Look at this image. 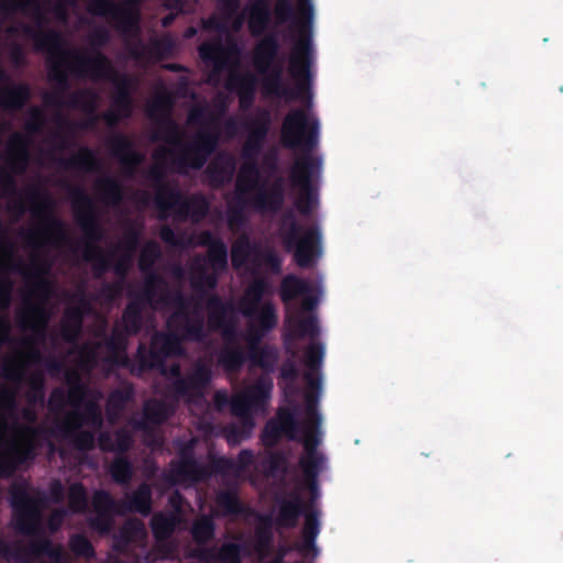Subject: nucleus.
<instances>
[{"instance_id": "57", "label": "nucleus", "mask_w": 563, "mask_h": 563, "mask_svg": "<svg viewBox=\"0 0 563 563\" xmlns=\"http://www.w3.org/2000/svg\"><path fill=\"white\" fill-rule=\"evenodd\" d=\"M282 378L284 380V384L286 385L285 388L289 389L290 385L295 383L297 378V367L294 360H289L285 362L282 366Z\"/></svg>"}, {"instance_id": "43", "label": "nucleus", "mask_w": 563, "mask_h": 563, "mask_svg": "<svg viewBox=\"0 0 563 563\" xmlns=\"http://www.w3.org/2000/svg\"><path fill=\"white\" fill-rule=\"evenodd\" d=\"M141 239V230L136 227H129L121 241L112 244L111 251L117 255L119 252L135 255Z\"/></svg>"}, {"instance_id": "51", "label": "nucleus", "mask_w": 563, "mask_h": 563, "mask_svg": "<svg viewBox=\"0 0 563 563\" xmlns=\"http://www.w3.org/2000/svg\"><path fill=\"white\" fill-rule=\"evenodd\" d=\"M218 507L228 514H234L240 511V504L238 496L234 490H220L217 495Z\"/></svg>"}, {"instance_id": "31", "label": "nucleus", "mask_w": 563, "mask_h": 563, "mask_svg": "<svg viewBox=\"0 0 563 563\" xmlns=\"http://www.w3.org/2000/svg\"><path fill=\"white\" fill-rule=\"evenodd\" d=\"M95 189L99 201L107 207L117 208L124 199L122 184L112 176H99L95 180Z\"/></svg>"}, {"instance_id": "59", "label": "nucleus", "mask_w": 563, "mask_h": 563, "mask_svg": "<svg viewBox=\"0 0 563 563\" xmlns=\"http://www.w3.org/2000/svg\"><path fill=\"white\" fill-rule=\"evenodd\" d=\"M15 173L13 170L2 169L0 172V183L5 192L14 194L16 189Z\"/></svg>"}, {"instance_id": "4", "label": "nucleus", "mask_w": 563, "mask_h": 563, "mask_svg": "<svg viewBox=\"0 0 563 563\" xmlns=\"http://www.w3.org/2000/svg\"><path fill=\"white\" fill-rule=\"evenodd\" d=\"M253 257L249 244V429L252 427L251 413L265 410L273 388L271 373L277 362V350L273 346L257 347L255 341L277 323L268 274H278L282 266L276 252L265 251L258 257V266L264 274L255 276L251 273Z\"/></svg>"}, {"instance_id": "34", "label": "nucleus", "mask_w": 563, "mask_h": 563, "mask_svg": "<svg viewBox=\"0 0 563 563\" xmlns=\"http://www.w3.org/2000/svg\"><path fill=\"white\" fill-rule=\"evenodd\" d=\"M91 504L100 520L91 528H110V518L115 514L122 515L120 500H114L103 490L95 493Z\"/></svg>"}, {"instance_id": "24", "label": "nucleus", "mask_w": 563, "mask_h": 563, "mask_svg": "<svg viewBox=\"0 0 563 563\" xmlns=\"http://www.w3.org/2000/svg\"><path fill=\"white\" fill-rule=\"evenodd\" d=\"M107 145L113 157L124 168V175L133 178L139 165L144 161V156L132 148V142L123 134H114L107 140Z\"/></svg>"}, {"instance_id": "42", "label": "nucleus", "mask_w": 563, "mask_h": 563, "mask_svg": "<svg viewBox=\"0 0 563 563\" xmlns=\"http://www.w3.org/2000/svg\"><path fill=\"white\" fill-rule=\"evenodd\" d=\"M251 531L249 530V558L251 556ZM256 532L255 551L258 560L271 558L275 551L274 530H254Z\"/></svg>"}, {"instance_id": "37", "label": "nucleus", "mask_w": 563, "mask_h": 563, "mask_svg": "<svg viewBox=\"0 0 563 563\" xmlns=\"http://www.w3.org/2000/svg\"><path fill=\"white\" fill-rule=\"evenodd\" d=\"M31 91L27 85L4 86L0 88V107L7 110H21L30 100Z\"/></svg>"}, {"instance_id": "33", "label": "nucleus", "mask_w": 563, "mask_h": 563, "mask_svg": "<svg viewBox=\"0 0 563 563\" xmlns=\"http://www.w3.org/2000/svg\"><path fill=\"white\" fill-rule=\"evenodd\" d=\"M30 163L29 140L20 133H14L9 141V164L13 173L22 175Z\"/></svg>"}, {"instance_id": "22", "label": "nucleus", "mask_w": 563, "mask_h": 563, "mask_svg": "<svg viewBox=\"0 0 563 563\" xmlns=\"http://www.w3.org/2000/svg\"><path fill=\"white\" fill-rule=\"evenodd\" d=\"M229 462L224 459L203 464L184 451L180 460L172 462L168 479L172 484L195 483L207 479L212 473L222 472Z\"/></svg>"}, {"instance_id": "48", "label": "nucleus", "mask_w": 563, "mask_h": 563, "mask_svg": "<svg viewBox=\"0 0 563 563\" xmlns=\"http://www.w3.org/2000/svg\"><path fill=\"white\" fill-rule=\"evenodd\" d=\"M18 384H15V387L0 386V410L14 415L18 408Z\"/></svg>"}, {"instance_id": "23", "label": "nucleus", "mask_w": 563, "mask_h": 563, "mask_svg": "<svg viewBox=\"0 0 563 563\" xmlns=\"http://www.w3.org/2000/svg\"><path fill=\"white\" fill-rule=\"evenodd\" d=\"M45 356L41 347L15 349L12 355L3 358L2 377L14 384H22L30 366L42 364Z\"/></svg>"}, {"instance_id": "3", "label": "nucleus", "mask_w": 563, "mask_h": 563, "mask_svg": "<svg viewBox=\"0 0 563 563\" xmlns=\"http://www.w3.org/2000/svg\"><path fill=\"white\" fill-rule=\"evenodd\" d=\"M225 109V99L221 95L214 98V109L208 104L194 106L189 110L187 123L199 129L186 142L184 130L169 115L158 122L154 139L166 144L155 148L154 163L146 169L145 176L155 190L153 201L161 221L167 220L173 212L179 221L190 219L196 223L208 213L209 205L203 196H185L177 184L166 178L169 172L187 174L189 169L205 166L221 139V118Z\"/></svg>"}, {"instance_id": "1", "label": "nucleus", "mask_w": 563, "mask_h": 563, "mask_svg": "<svg viewBox=\"0 0 563 563\" xmlns=\"http://www.w3.org/2000/svg\"><path fill=\"white\" fill-rule=\"evenodd\" d=\"M162 255L157 242L148 241L143 246L139 268L144 274V282L137 290H130V302L123 311V322L128 331H140L143 313L147 308L170 311L167 318L168 333L155 332L150 349L141 343L136 360L139 367L133 371L141 374L145 369H157L165 376L174 378L170 385V397L150 399L144 402L143 413L133 415L129 424L114 433L100 432L98 442L103 451L126 452L133 443L132 431L143 433L144 442L152 449L162 446L163 439L158 427L174 412L179 400L192 405H205L203 391L211 380V361L199 360L191 371L180 375V365L165 362L170 356L183 354L181 340L202 342L208 336L201 298L186 297L183 286L187 276L186 268L179 262L168 265V272L175 282L169 284L153 271Z\"/></svg>"}, {"instance_id": "55", "label": "nucleus", "mask_w": 563, "mask_h": 563, "mask_svg": "<svg viewBox=\"0 0 563 563\" xmlns=\"http://www.w3.org/2000/svg\"><path fill=\"white\" fill-rule=\"evenodd\" d=\"M67 404L66 390L63 387H57L52 391L47 405L53 413L59 415Z\"/></svg>"}, {"instance_id": "12", "label": "nucleus", "mask_w": 563, "mask_h": 563, "mask_svg": "<svg viewBox=\"0 0 563 563\" xmlns=\"http://www.w3.org/2000/svg\"><path fill=\"white\" fill-rule=\"evenodd\" d=\"M199 55L209 68L207 82L218 86L222 80L228 88L239 90L242 109L246 107V74L241 70L240 56L234 45H224L221 38L203 42L199 46Z\"/></svg>"}, {"instance_id": "38", "label": "nucleus", "mask_w": 563, "mask_h": 563, "mask_svg": "<svg viewBox=\"0 0 563 563\" xmlns=\"http://www.w3.org/2000/svg\"><path fill=\"white\" fill-rule=\"evenodd\" d=\"M133 397V388L130 385H124L121 388L114 389L107 400V418L110 423H117L120 419L122 411L126 404Z\"/></svg>"}, {"instance_id": "29", "label": "nucleus", "mask_w": 563, "mask_h": 563, "mask_svg": "<svg viewBox=\"0 0 563 563\" xmlns=\"http://www.w3.org/2000/svg\"><path fill=\"white\" fill-rule=\"evenodd\" d=\"M21 234L24 238L26 245L37 251H42L47 245L60 249L69 241L65 227L57 229V231L22 230Z\"/></svg>"}, {"instance_id": "60", "label": "nucleus", "mask_w": 563, "mask_h": 563, "mask_svg": "<svg viewBox=\"0 0 563 563\" xmlns=\"http://www.w3.org/2000/svg\"><path fill=\"white\" fill-rule=\"evenodd\" d=\"M42 225L38 228H33L32 230L36 231H57V229H62L65 227L64 222L54 216V212L49 211V217L45 218L41 221Z\"/></svg>"}, {"instance_id": "32", "label": "nucleus", "mask_w": 563, "mask_h": 563, "mask_svg": "<svg viewBox=\"0 0 563 563\" xmlns=\"http://www.w3.org/2000/svg\"><path fill=\"white\" fill-rule=\"evenodd\" d=\"M122 515L139 512L148 516L152 509V488L148 484H141L133 493L125 494L120 500Z\"/></svg>"}, {"instance_id": "7", "label": "nucleus", "mask_w": 563, "mask_h": 563, "mask_svg": "<svg viewBox=\"0 0 563 563\" xmlns=\"http://www.w3.org/2000/svg\"><path fill=\"white\" fill-rule=\"evenodd\" d=\"M76 351L77 367L65 373V382L68 385L67 402L73 409L65 413L60 429L77 449L90 450L95 445L96 433L100 431L103 423L100 406L103 394L101 390L89 387L82 380V375L89 373L100 362L108 367L125 364L128 356L118 354V356L109 357L104 349L92 345Z\"/></svg>"}, {"instance_id": "53", "label": "nucleus", "mask_w": 563, "mask_h": 563, "mask_svg": "<svg viewBox=\"0 0 563 563\" xmlns=\"http://www.w3.org/2000/svg\"><path fill=\"white\" fill-rule=\"evenodd\" d=\"M303 532L302 541L300 544H295L296 550L301 552L305 556L311 555L316 558L319 553L316 545V538L320 530H301Z\"/></svg>"}, {"instance_id": "5", "label": "nucleus", "mask_w": 563, "mask_h": 563, "mask_svg": "<svg viewBox=\"0 0 563 563\" xmlns=\"http://www.w3.org/2000/svg\"><path fill=\"white\" fill-rule=\"evenodd\" d=\"M142 0H124L118 3L114 0H90L87 9L95 16L107 19L122 35L131 58L135 62H145L148 49L141 38L140 10ZM78 0H0V8L5 15L18 12L30 19V23L19 22L9 27L11 35L31 37V30L35 27L42 33L56 31L51 27L52 21L67 25L69 10L77 7Z\"/></svg>"}, {"instance_id": "45", "label": "nucleus", "mask_w": 563, "mask_h": 563, "mask_svg": "<svg viewBox=\"0 0 563 563\" xmlns=\"http://www.w3.org/2000/svg\"><path fill=\"white\" fill-rule=\"evenodd\" d=\"M111 38L110 31L103 26L99 25L93 27L89 34L88 40L91 45L90 52H82L78 49L84 56H92L95 52H101V48L106 46Z\"/></svg>"}, {"instance_id": "49", "label": "nucleus", "mask_w": 563, "mask_h": 563, "mask_svg": "<svg viewBox=\"0 0 563 563\" xmlns=\"http://www.w3.org/2000/svg\"><path fill=\"white\" fill-rule=\"evenodd\" d=\"M69 548L76 556L93 559L96 555L91 542L82 534H75L69 540Z\"/></svg>"}, {"instance_id": "46", "label": "nucleus", "mask_w": 563, "mask_h": 563, "mask_svg": "<svg viewBox=\"0 0 563 563\" xmlns=\"http://www.w3.org/2000/svg\"><path fill=\"white\" fill-rule=\"evenodd\" d=\"M68 507L73 512H81L88 508V497L85 487L75 483L68 489Z\"/></svg>"}, {"instance_id": "9", "label": "nucleus", "mask_w": 563, "mask_h": 563, "mask_svg": "<svg viewBox=\"0 0 563 563\" xmlns=\"http://www.w3.org/2000/svg\"><path fill=\"white\" fill-rule=\"evenodd\" d=\"M37 30L38 27L32 29L31 37H25L33 42L36 51L60 57L70 74L77 78L110 82L115 89L112 106L121 109L125 115H131L132 91L137 84L133 77L119 73L102 52H95L92 56H84L77 48L66 47L60 31L42 33Z\"/></svg>"}, {"instance_id": "30", "label": "nucleus", "mask_w": 563, "mask_h": 563, "mask_svg": "<svg viewBox=\"0 0 563 563\" xmlns=\"http://www.w3.org/2000/svg\"><path fill=\"white\" fill-rule=\"evenodd\" d=\"M235 173V158L230 153H219L206 169L210 184L214 187L222 186L232 180Z\"/></svg>"}, {"instance_id": "64", "label": "nucleus", "mask_w": 563, "mask_h": 563, "mask_svg": "<svg viewBox=\"0 0 563 563\" xmlns=\"http://www.w3.org/2000/svg\"><path fill=\"white\" fill-rule=\"evenodd\" d=\"M203 27L207 30H213L219 32H225L228 27V21L212 15L203 20Z\"/></svg>"}, {"instance_id": "56", "label": "nucleus", "mask_w": 563, "mask_h": 563, "mask_svg": "<svg viewBox=\"0 0 563 563\" xmlns=\"http://www.w3.org/2000/svg\"><path fill=\"white\" fill-rule=\"evenodd\" d=\"M30 331L32 332L31 334L24 335L19 340V343L21 345L20 349L40 347V344L44 343L48 338L47 331L45 332V336H42L41 334L36 333L34 330H30ZM16 343H18V340H16Z\"/></svg>"}, {"instance_id": "2", "label": "nucleus", "mask_w": 563, "mask_h": 563, "mask_svg": "<svg viewBox=\"0 0 563 563\" xmlns=\"http://www.w3.org/2000/svg\"><path fill=\"white\" fill-rule=\"evenodd\" d=\"M321 294L320 282L311 278L287 275L280 284V297L287 309L288 340L308 338L311 342L302 358L306 367L303 406L280 408L276 417L266 423L262 434L266 446H274L283 438L299 441L303 445V454L299 459L302 478L297 479L288 490L278 494L276 501H312L318 497L317 477L327 468V457L317 449L322 440L317 402L321 391L320 368L324 346L316 340L320 329L312 313Z\"/></svg>"}, {"instance_id": "20", "label": "nucleus", "mask_w": 563, "mask_h": 563, "mask_svg": "<svg viewBox=\"0 0 563 563\" xmlns=\"http://www.w3.org/2000/svg\"><path fill=\"white\" fill-rule=\"evenodd\" d=\"M21 534L31 537L27 543L22 541L10 542V549L8 554V562L13 563H36L43 556H47L51 560L59 561L62 558L60 548L54 545V543L41 533L45 534L47 530H15ZM56 530H48V532H55Z\"/></svg>"}, {"instance_id": "15", "label": "nucleus", "mask_w": 563, "mask_h": 563, "mask_svg": "<svg viewBox=\"0 0 563 563\" xmlns=\"http://www.w3.org/2000/svg\"><path fill=\"white\" fill-rule=\"evenodd\" d=\"M30 294L24 300V308L19 311L16 321L21 330H34L45 336L52 312L47 303L55 296V284L48 277L27 282Z\"/></svg>"}, {"instance_id": "17", "label": "nucleus", "mask_w": 563, "mask_h": 563, "mask_svg": "<svg viewBox=\"0 0 563 563\" xmlns=\"http://www.w3.org/2000/svg\"><path fill=\"white\" fill-rule=\"evenodd\" d=\"M246 161L241 162L234 195L228 201L229 228L239 233V240L232 247V264L243 269L246 264Z\"/></svg>"}, {"instance_id": "11", "label": "nucleus", "mask_w": 563, "mask_h": 563, "mask_svg": "<svg viewBox=\"0 0 563 563\" xmlns=\"http://www.w3.org/2000/svg\"><path fill=\"white\" fill-rule=\"evenodd\" d=\"M14 415L0 410V477L9 478L15 471L35 459L40 428L23 426L10 419Z\"/></svg>"}, {"instance_id": "16", "label": "nucleus", "mask_w": 563, "mask_h": 563, "mask_svg": "<svg viewBox=\"0 0 563 563\" xmlns=\"http://www.w3.org/2000/svg\"><path fill=\"white\" fill-rule=\"evenodd\" d=\"M321 161L311 154L298 156L289 170V181L292 189L297 190L295 206L303 214L312 213L317 206V194L313 183L320 175Z\"/></svg>"}, {"instance_id": "62", "label": "nucleus", "mask_w": 563, "mask_h": 563, "mask_svg": "<svg viewBox=\"0 0 563 563\" xmlns=\"http://www.w3.org/2000/svg\"><path fill=\"white\" fill-rule=\"evenodd\" d=\"M280 531V537H282V540L280 542L276 545L275 544V551L273 552L272 555H275L276 558H278L283 563H285V558L294 550H296L295 548V544H290L288 543L285 538H284V534L283 532L285 530H279Z\"/></svg>"}, {"instance_id": "41", "label": "nucleus", "mask_w": 563, "mask_h": 563, "mask_svg": "<svg viewBox=\"0 0 563 563\" xmlns=\"http://www.w3.org/2000/svg\"><path fill=\"white\" fill-rule=\"evenodd\" d=\"M155 538V551L163 560H173L177 556V545L173 541L176 530H151Z\"/></svg>"}, {"instance_id": "6", "label": "nucleus", "mask_w": 563, "mask_h": 563, "mask_svg": "<svg viewBox=\"0 0 563 563\" xmlns=\"http://www.w3.org/2000/svg\"><path fill=\"white\" fill-rule=\"evenodd\" d=\"M196 245L207 246V255H195L188 264V277L195 290V298H201L203 311H208V333L219 331L223 346L218 355L219 364L228 372H234L243 363V352L238 331V312L231 302L218 296H210L205 307L208 289L217 286L218 275L227 268L228 249L210 231H202L196 236Z\"/></svg>"}, {"instance_id": "58", "label": "nucleus", "mask_w": 563, "mask_h": 563, "mask_svg": "<svg viewBox=\"0 0 563 563\" xmlns=\"http://www.w3.org/2000/svg\"><path fill=\"white\" fill-rule=\"evenodd\" d=\"M99 115L101 117V120L104 121L110 128L115 126L121 119L130 117L125 115L121 109L114 108L113 106Z\"/></svg>"}, {"instance_id": "63", "label": "nucleus", "mask_w": 563, "mask_h": 563, "mask_svg": "<svg viewBox=\"0 0 563 563\" xmlns=\"http://www.w3.org/2000/svg\"><path fill=\"white\" fill-rule=\"evenodd\" d=\"M12 288L11 282L0 283V309L7 310L11 306Z\"/></svg>"}, {"instance_id": "18", "label": "nucleus", "mask_w": 563, "mask_h": 563, "mask_svg": "<svg viewBox=\"0 0 563 563\" xmlns=\"http://www.w3.org/2000/svg\"><path fill=\"white\" fill-rule=\"evenodd\" d=\"M319 121L307 108L291 109L282 124V141L288 148L311 151L319 141Z\"/></svg>"}, {"instance_id": "35", "label": "nucleus", "mask_w": 563, "mask_h": 563, "mask_svg": "<svg viewBox=\"0 0 563 563\" xmlns=\"http://www.w3.org/2000/svg\"><path fill=\"white\" fill-rule=\"evenodd\" d=\"M65 168H77L85 173L102 170V164L96 153L88 146H81L77 153L62 161Z\"/></svg>"}, {"instance_id": "54", "label": "nucleus", "mask_w": 563, "mask_h": 563, "mask_svg": "<svg viewBox=\"0 0 563 563\" xmlns=\"http://www.w3.org/2000/svg\"><path fill=\"white\" fill-rule=\"evenodd\" d=\"M120 533L119 536H114L115 537V541H114V550L117 551H120V552H123V551H126L133 537H146L147 536V531L148 530H129V529H125V530H118Z\"/></svg>"}, {"instance_id": "8", "label": "nucleus", "mask_w": 563, "mask_h": 563, "mask_svg": "<svg viewBox=\"0 0 563 563\" xmlns=\"http://www.w3.org/2000/svg\"><path fill=\"white\" fill-rule=\"evenodd\" d=\"M124 287L117 282H102L97 291L89 294L86 284L80 283L75 291H65L64 295L68 299L69 306L66 307L60 320L63 338L68 342H75L81 334L84 317L92 316V340L99 343L101 349H104L109 357L118 356V354L125 355L128 336L136 334L139 331H128L122 317L114 324L111 334H108V320L106 316L96 311L92 305L96 302L102 308L109 309L121 296Z\"/></svg>"}, {"instance_id": "27", "label": "nucleus", "mask_w": 563, "mask_h": 563, "mask_svg": "<svg viewBox=\"0 0 563 563\" xmlns=\"http://www.w3.org/2000/svg\"><path fill=\"white\" fill-rule=\"evenodd\" d=\"M246 553V542L224 543L220 549L199 545L190 553L192 558L205 562L219 560L225 563H240V556Z\"/></svg>"}, {"instance_id": "44", "label": "nucleus", "mask_w": 563, "mask_h": 563, "mask_svg": "<svg viewBox=\"0 0 563 563\" xmlns=\"http://www.w3.org/2000/svg\"><path fill=\"white\" fill-rule=\"evenodd\" d=\"M109 471L117 483L125 486L130 484L133 476V467L131 463L122 455H119L113 460Z\"/></svg>"}, {"instance_id": "25", "label": "nucleus", "mask_w": 563, "mask_h": 563, "mask_svg": "<svg viewBox=\"0 0 563 563\" xmlns=\"http://www.w3.org/2000/svg\"><path fill=\"white\" fill-rule=\"evenodd\" d=\"M5 257V266L12 271L18 272L23 278L29 280H35L41 277H47L53 268V261L45 258L42 255V251L32 249L31 252V264L26 265L23 262L12 264L13 251L12 249H5L3 251Z\"/></svg>"}, {"instance_id": "28", "label": "nucleus", "mask_w": 563, "mask_h": 563, "mask_svg": "<svg viewBox=\"0 0 563 563\" xmlns=\"http://www.w3.org/2000/svg\"><path fill=\"white\" fill-rule=\"evenodd\" d=\"M169 510L166 514L156 515L151 528H176L186 521L189 505L178 492H174L168 499Z\"/></svg>"}, {"instance_id": "40", "label": "nucleus", "mask_w": 563, "mask_h": 563, "mask_svg": "<svg viewBox=\"0 0 563 563\" xmlns=\"http://www.w3.org/2000/svg\"><path fill=\"white\" fill-rule=\"evenodd\" d=\"M27 198L30 201V211L41 221L49 217V211L54 212L53 201L48 197L43 196L37 186L29 188Z\"/></svg>"}, {"instance_id": "47", "label": "nucleus", "mask_w": 563, "mask_h": 563, "mask_svg": "<svg viewBox=\"0 0 563 563\" xmlns=\"http://www.w3.org/2000/svg\"><path fill=\"white\" fill-rule=\"evenodd\" d=\"M133 255L119 252L112 262L111 269L118 277L117 283L125 286L128 274L133 264Z\"/></svg>"}, {"instance_id": "52", "label": "nucleus", "mask_w": 563, "mask_h": 563, "mask_svg": "<svg viewBox=\"0 0 563 563\" xmlns=\"http://www.w3.org/2000/svg\"><path fill=\"white\" fill-rule=\"evenodd\" d=\"M159 236L166 244L176 249H185L192 243L191 239H187L184 234H176L168 225L161 228Z\"/></svg>"}, {"instance_id": "14", "label": "nucleus", "mask_w": 563, "mask_h": 563, "mask_svg": "<svg viewBox=\"0 0 563 563\" xmlns=\"http://www.w3.org/2000/svg\"><path fill=\"white\" fill-rule=\"evenodd\" d=\"M279 236L285 247L294 251L295 261L300 267L313 265L321 255L319 229L316 225H299L291 210L282 219Z\"/></svg>"}, {"instance_id": "26", "label": "nucleus", "mask_w": 563, "mask_h": 563, "mask_svg": "<svg viewBox=\"0 0 563 563\" xmlns=\"http://www.w3.org/2000/svg\"><path fill=\"white\" fill-rule=\"evenodd\" d=\"M60 336L63 335L60 334ZM62 339L69 344L67 354L62 356L48 354L47 356H45L42 363L45 366L48 374L54 377H58L62 374L65 375L66 371L73 367H77V349L80 350L87 345L101 346L95 340L87 341L80 345L78 344V338L75 340V342H68L64 338Z\"/></svg>"}, {"instance_id": "21", "label": "nucleus", "mask_w": 563, "mask_h": 563, "mask_svg": "<svg viewBox=\"0 0 563 563\" xmlns=\"http://www.w3.org/2000/svg\"><path fill=\"white\" fill-rule=\"evenodd\" d=\"M11 505L16 518L13 528H42L48 506L47 497L42 493H30L21 485H13L10 490Z\"/></svg>"}, {"instance_id": "13", "label": "nucleus", "mask_w": 563, "mask_h": 563, "mask_svg": "<svg viewBox=\"0 0 563 563\" xmlns=\"http://www.w3.org/2000/svg\"><path fill=\"white\" fill-rule=\"evenodd\" d=\"M269 121L266 119L258 126H254L249 117V208L255 207L265 212H275L280 209L285 199V179L278 176L273 184L264 185L256 192L253 191L254 178L257 174L253 152L255 144L263 142L267 135Z\"/></svg>"}, {"instance_id": "61", "label": "nucleus", "mask_w": 563, "mask_h": 563, "mask_svg": "<svg viewBox=\"0 0 563 563\" xmlns=\"http://www.w3.org/2000/svg\"><path fill=\"white\" fill-rule=\"evenodd\" d=\"M24 382L27 383L31 389H44V373L42 369H34L31 373H26Z\"/></svg>"}, {"instance_id": "50", "label": "nucleus", "mask_w": 563, "mask_h": 563, "mask_svg": "<svg viewBox=\"0 0 563 563\" xmlns=\"http://www.w3.org/2000/svg\"><path fill=\"white\" fill-rule=\"evenodd\" d=\"M45 126V115L41 108L31 107L27 111V119L24 129L30 134H38Z\"/></svg>"}, {"instance_id": "10", "label": "nucleus", "mask_w": 563, "mask_h": 563, "mask_svg": "<svg viewBox=\"0 0 563 563\" xmlns=\"http://www.w3.org/2000/svg\"><path fill=\"white\" fill-rule=\"evenodd\" d=\"M47 60L49 79L55 87L44 93L43 100L47 107L54 109V121L58 128L95 130L101 121L97 113L100 95L88 88L69 92L70 70L63 64L60 57L47 55Z\"/></svg>"}, {"instance_id": "39", "label": "nucleus", "mask_w": 563, "mask_h": 563, "mask_svg": "<svg viewBox=\"0 0 563 563\" xmlns=\"http://www.w3.org/2000/svg\"><path fill=\"white\" fill-rule=\"evenodd\" d=\"M82 258L91 263L95 278L102 279L104 274L111 269L115 254L111 250L90 246L88 252H82Z\"/></svg>"}, {"instance_id": "36", "label": "nucleus", "mask_w": 563, "mask_h": 563, "mask_svg": "<svg viewBox=\"0 0 563 563\" xmlns=\"http://www.w3.org/2000/svg\"><path fill=\"white\" fill-rule=\"evenodd\" d=\"M213 405L217 410H229L233 416L246 419V391L242 390L233 396H229L224 390H218L214 394Z\"/></svg>"}, {"instance_id": "19", "label": "nucleus", "mask_w": 563, "mask_h": 563, "mask_svg": "<svg viewBox=\"0 0 563 563\" xmlns=\"http://www.w3.org/2000/svg\"><path fill=\"white\" fill-rule=\"evenodd\" d=\"M69 192L73 198L75 220L86 238L82 252H88L90 246L103 249L99 243L104 239V230L95 210L92 198L79 186L70 187Z\"/></svg>"}]
</instances>
